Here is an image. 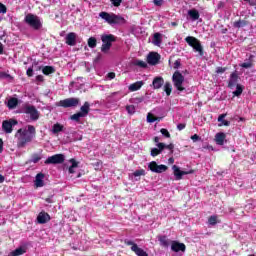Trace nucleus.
I'll return each mask as SVG.
<instances>
[{"label": "nucleus", "instance_id": "37998d69", "mask_svg": "<svg viewBox=\"0 0 256 256\" xmlns=\"http://www.w3.org/2000/svg\"><path fill=\"white\" fill-rule=\"evenodd\" d=\"M134 177H141V176H145V170L144 169H140V170H136L133 173Z\"/></svg>", "mask_w": 256, "mask_h": 256}, {"label": "nucleus", "instance_id": "4d7b16f0", "mask_svg": "<svg viewBox=\"0 0 256 256\" xmlns=\"http://www.w3.org/2000/svg\"><path fill=\"white\" fill-rule=\"evenodd\" d=\"M44 201H46V203H55V201H53V195H50L49 197L45 198Z\"/></svg>", "mask_w": 256, "mask_h": 256}, {"label": "nucleus", "instance_id": "0eeeda50", "mask_svg": "<svg viewBox=\"0 0 256 256\" xmlns=\"http://www.w3.org/2000/svg\"><path fill=\"white\" fill-rule=\"evenodd\" d=\"M23 113L26 115H30V119L32 121H37L39 119V110L33 105H24L23 106Z\"/></svg>", "mask_w": 256, "mask_h": 256}, {"label": "nucleus", "instance_id": "f8f14e48", "mask_svg": "<svg viewBox=\"0 0 256 256\" xmlns=\"http://www.w3.org/2000/svg\"><path fill=\"white\" fill-rule=\"evenodd\" d=\"M159 61H161V55L157 52H150L147 55V63L148 65H159Z\"/></svg>", "mask_w": 256, "mask_h": 256}, {"label": "nucleus", "instance_id": "7c9ffc66", "mask_svg": "<svg viewBox=\"0 0 256 256\" xmlns=\"http://www.w3.org/2000/svg\"><path fill=\"white\" fill-rule=\"evenodd\" d=\"M172 91H173V86L171 85V82H165L164 92L166 93L167 97L171 96Z\"/></svg>", "mask_w": 256, "mask_h": 256}, {"label": "nucleus", "instance_id": "c756f323", "mask_svg": "<svg viewBox=\"0 0 256 256\" xmlns=\"http://www.w3.org/2000/svg\"><path fill=\"white\" fill-rule=\"evenodd\" d=\"M17 105H19V99H17V98H10L8 100L7 107L9 109H15V107H17Z\"/></svg>", "mask_w": 256, "mask_h": 256}, {"label": "nucleus", "instance_id": "3c124183", "mask_svg": "<svg viewBox=\"0 0 256 256\" xmlns=\"http://www.w3.org/2000/svg\"><path fill=\"white\" fill-rule=\"evenodd\" d=\"M0 13H7V6H5L3 3H0Z\"/></svg>", "mask_w": 256, "mask_h": 256}, {"label": "nucleus", "instance_id": "8fccbe9b", "mask_svg": "<svg viewBox=\"0 0 256 256\" xmlns=\"http://www.w3.org/2000/svg\"><path fill=\"white\" fill-rule=\"evenodd\" d=\"M165 149H169L170 155H173V149H175V145L173 143H170L168 145H165Z\"/></svg>", "mask_w": 256, "mask_h": 256}, {"label": "nucleus", "instance_id": "f704fd0d", "mask_svg": "<svg viewBox=\"0 0 256 256\" xmlns=\"http://www.w3.org/2000/svg\"><path fill=\"white\" fill-rule=\"evenodd\" d=\"M88 47H90V49H95V47H97V38L90 37L88 39Z\"/></svg>", "mask_w": 256, "mask_h": 256}, {"label": "nucleus", "instance_id": "052dcab7", "mask_svg": "<svg viewBox=\"0 0 256 256\" xmlns=\"http://www.w3.org/2000/svg\"><path fill=\"white\" fill-rule=\"evenodd\" d=\"M36 81L43 83L45 81V78L43 77V75H38V76H36Z\"/></svg>", "mask_w": 256, "mask_h": 256}, {"label": "nucleus", "instance_id": "412c9836", "mask_svg": "<svg viewBox=\"0 0 256 256\" xmlns=\"http://www.w3.org/2000/svg\"><path fill=\"white\" fill-rule=\"evenodd\" d=\"M152 43L153 45H156V47H161V43H163V38L161 36V33L159 32L154 33Z\"/></svg>", "mask_w": 256, "mask_h": 256}, {"label": "nucleus", "instance_id": "cd10ccee", "mask_svg": "<svg viewBox=\"0 0 256 256\" xmlns=\"http://www.w3.org/2000/svg\"><path fill=\"white\" fill-rule=\"evenodd\" d=\"M143 81H137L129 86V91H139L143 87Z\"/></svg>", "mask_w": 256, "mask_h": 256}, {"label": "nucleus", "instance_id": "338daca9", "mask_svg": "<svg viewBox=\"0 0 256 256\" xmlns=\"http://www.w3.org/2000/svg\"><path fill=\"white\" fill-rule=\"evenodd\" d=\"M154 143H157V145H159V137L158 136H155L154 139H153Z\"/></svg>", "mask_w": 256, "mask_h": 256}, {"label": "nucleus", "instance_id": "f3484780", "mask_svg": "<svg viewBox=\"0 0 256 256\" xmlns=\"http://www.w3.org/2000/svg\"><path fill=\"white\" fill-rule=\"evenodd\" d=\"M237 83H239V74L237 73V71H234L230 74L228 88L233 89V87L237 86Z\"/></svg>", "mask_w": 256, "mask_h": 256}, {"label": "nucleus", "instance_id": "c03bdc74", "mask_svg": "<svg viewBox=\"0 0 256 256\" xmlns=\"http://www.w3.org/2000/svg\"><path fill=\"white\" fill-rule=\"evenodd\" d=\"M0 79H13V76L7 74L6 72H0Z\"/></svg>", "mask_w": 256, "mask_h": 256}, {"label": "nucleus", "instance_id": "680f3d73", "mask_svg": "<svg viewBox=\"0 0 256 256\" xmlns=\"http://www.w3.org/2000/svg\"><path fill=\"white\" fill-rule=\"evenodd\" d=\"M70 162L72 163L71 167L75 169V167H78L77 161L75 159H71Z\"/></svg>", "mask_w": 256, "mask_h": 256}, {"label": "nucleus", "instance_id": "603ef678", "mask_svg": "<svg viewBox=\"0 0 256 256\" xmlns=\"http://www.w3.org/2000/svg\"><path fill=\"white\" fill-rule=\"evenodd\" d=\"M191 139H192V141H194V143L197 141H201V137L197 134L192 135Z\"/></svg>", "mask_w": 256, "mask_h": 256}, {"label": "nucleus", "instance_id": "6ab92c4d", "mask_svg": "<svg viewBox=\"0 0 256 256\" xmlns=\"http://www.w3.org/2000/svg\"><path fill=\"white\" fill-rule=\"evenodd\" d=\"M156 147L158 148H153L151 150L152 157H157V155H161V153H163V150L165 149V143H158L156 144Z\"/></svg>", "mask_w": 256, "mask_h": 256}, {"label": "nucleus", "instance_id": "423d86ee", "mask_svg": "<svg viewBox=\"0 0 256 256\" xmlns=\"http://www.w3.org/2000/svg\"><path fill=\"white\" fill-rule=\"evenodd\" d=\"M185 81V76L181 74L179 71H175L172 75V82L174 83V87L177 91H185V87H183V83Z\"/></svg>", "mask_w": 256, "mask_h": 256}, {"label": "nucleus", "instance_id": "0e129e2a", "mask_svg": "<svg viewBox=\"0 0 256 256\" xmlns=\"http://www.w3.org/2000/svg\"><path fill=\"white\" fill-rule=\"evenodd\" d=\"M0 153H3V139L0 138Z\"/></svg>", "mask_w": 256, "mask_h": 256}, {"label": "nucleus", "instance_id": "13d9d810", "mask_svg": "<svg viewBox=\"0 0 256 256\" xmlns=\"http://www.w3.org/2000/svg\"><path fill=\"white\" fill-rule=\"evenodd\" d=\"M26 75H28L29 77H33V67L28 68V70L26 71Z\"/></svg>", "mask_w": 256, "mask_h": 256}, {"label": "nucleus", "instance_id": "c85d7f7f", "mask_svg": "<svg viewBox=\"0 0 256 256\" xmlns=\"http://www.w3.org/2000/svg\"><path fill=\"white\" fill-rule=\"evenodd\" d=\"M43 75H53L55 73V67L53 66H44L42 68Z\"/></svg>", "mask_w": 256, "mask_h": 256}, {"label": "nucleus", "instance_id": "1a4fd4ad", "mask_svg": "<svg viewBox=\"0 0 256 256\" xmlns=\"http://www.w3.org/2000/svg\"><path fill=\"white\" fill-rule=\"evenodd\" d=\"M79 105V98H66L58 102V107L69 109V107H77Z\"/></svg>", "mask_w": 256, "mask_h": 256}, {"label": "nucleus", "instance_id": "2f4dec72", "mask_svg": "<svg viewBox=\"0 0 256 256\" xmlns=\"http://www.w3.org/2000/svg\"><path fill=\"white\" fill-rule=\"evenodd\" d=\"M26 250L24 248H17L14 251L10 252L8 256H20V255H25Z\"/></svg>", "mask_w": 256, "mask_h": 256}, {"label": "nucleus", "instance_id": "f03ea898", "mask_svg": "<svg viewBox=\"0 0 256 256\" xmlns=\"http://www.w3.org/2000/svg\"><path fill=\"white\" fill-rule=\"evenodd\" d=\"M102 46L101 52L102 53H109L111 47H113V43L117 41V37L113 34H104L101 36Z\"/></svg>", "mask_w": 256, "mask_h": 256}, {"label": "nucleus", "instance_id": "e433bc0d", "mask_svg": "<svg viewBox=\"0 0 256 256\" xmlns=\"http://www.w3.org/2000/svg\"><path fill=\"white\" fill-rule=\"evenodd\" d=\"M134 65L136 67H141L142 69H147V62H145L143 60H136V61H134Z\"/></svg>", "mask_w": 256, "mask_h": 256}, {"label": "nucleus", "instance_id": "39448f33", "mask_svg": "<svg viewBox=\"0 0 256 256\" xmlns=\"http://www.w3.org/2000/svg\"><path fill=\"white\" fill-rule=\"evenodd\" d=\"M17 133L20 134L17 142V147L23 148L27 143H31L33 141V135L31 133L27 132V130L19 129Z\"/></svg>", "mask_w": 256, "mask_h": 256}, {"label": "nucleus", "instance_id": "2eb2a0df", "mask_svg": "<svg viewBox=\"0 0 256 256\" xmlns=\"http://www.w3.org/2000/svg\"><path fill=\"white\" fill-rule=\"evenodd\" d=\"M66 45H69L70 47H75L77 45V34L75 32H70L66 35L65 38Z\"/></svg>", "mask_w": 256, "mask_h": 256}, {"label": "nucleus", "instance_id": "9b49d317", "mask_svg": "<svg viewBox=\"0 0 256 256\" xmlns=\"http://www.w3.org/2000/svg\"><path fill=\"white\" fill-rule=\"evenodd\" d=\"M17 124L18 122L15 119L4 120L2 122V130L4 133H13V127H15Z\"/></svg>", "mask_w": 256, "mask_h": 256}, {"label": "nucleus", "instance_id": "5701e85b", "mask_svg": "<svg viewBox=\"0 0 256 256\" xmlns=\"http://www.w3.org/2000/svg\"><path fill=\"white\" fill-rule=\"evenodd\" d=\"M247 25H249V21L241 20V19H239L238 21L233 22V24H232L234 29H241L243 27H247Z\"/></svg>", "mask_w": 256, "mask_h": 256}, {"label": "nucleus", "instance_id": "bf43d9fd", "mask_svg": "<svg viewBox=\"0 0 256 256\" xmlns=\"http://www.w3.org/2000/svg\"><path fill=\"white\" fill-rule=\"evenodd\" d=\"M185 127H186L185 124L180 123V124L177 125V130H178V131H183V129H185Z\"/></svg>", "mask_w": 256, "mask_h": 256}, {"label": "nucleus", "instance_id": "6e6d98bb", "mask_svg": "<svg viewBox=\"0 0 256 256\" xmlns=\"http://www.w3.org/2000/svg\"><path fill=\"white\" fill-rule=\"evenodd\" d=\"M125 245L131 246V247H135V242L131 241V240H125L124 241Z\"/></svg>", "mask_w": 256, "mask_h": 256}, {"label": "nucleus", "instance_id": "a211bd4d", "mask_svg": "<svg viewBox=\"0 0 256 256\" xmlns=\"http://www.w3.org/2000/svg\"><path fill=\"white\" fill-rule=\"evenodd\" d=\"M164 84H165V79H163V77L161 76H156L154 77L150 87L157 90V89H161V87H163Z\"/></svg>", "mask_w": 256, "mask_h": 256}, {"label": "nucleus", "instance_id": "ea45409f", "mask_svg": "<svg viewBox=\"0 0 256 256\" xmlns=\"http://www.w3.org/2000/svg\"><path fill=\"white\" fill-rule=\"evenodd\" d=\"M126 111L129 115H135V106L134 105L126 106Z\"/></svg>", "mask_w": 256, "mask_h": 256}, {"label": "nucleus", "instance_id": "c9c22d12", "mask_svg": "<svg viewBox=\"0 0 256 256\" xmlns=\"http://www.w3.org/2000/svg\"><path fill=\"white\" fill-rule=\"evenodd\" d=\"M83 117H85V116H83V114H81V112H78V113L73 114V115L70 117V119H71L72 121H76V123H79V122L81 121V118H83Z\"/></svg>", "mask_w": 256, "mask_h": 256}, {"label": "nucleus", "instance_id": "ddd939ff", "mask_svg": "<svg viewBox=\"0 0 256 256\" xmlns=\"http://www.w3.org/2000/svg\"><path fill=\"white\" fill-rule=\"evenodd\" d=\"M172 169L174 171V176L176 177V181H181V179H183V175H191L194 173L193 170L190 171H182L179 166L177 165H173Z\"/></svg>", "mask_w": 256, "mask_h": 256}, {"label": "nucleus", "instance_id": "49530a36", "mask_svg": "<svg viewBox=\"0 0 256 256\" xmlns=\"http://www.w3.org/2000/svg\"><path fill=\"white\" fill-rule=\"evenodd\" d=\"M110 2L112 3V5L114 7H121V4L123 3V0H110Z\"/></svg>", "mask_w": 256, "mask_h": 256}, {"label": "nucleus", "instance_id": "e2e57ef3", "mask_svg": "<svg viewBox=\"0 0 256 256\" xmlns=\"http://www.w3.org/2000/svg\"><path fill=\"white\" fill-rule=\"evenodd\" d=\"M108 79H115V73L114 72H110L107 74Z\"/></svg>", "mask_w": 256, "mask_h": 256}, {"label": "nucleus", "instance_id": "dca6fc26", "mask_svg": "<svg viewBox=\"0 0 256 256\" xmlns=\"http://www.w3.org/2000/svg\"><path fill=\"white\" fill-rule=\"evenodd\" d=\"M37 221L40 225H45V223H49V221H51V216L49 213L42 211L38 214Z\"/></svg>", "mask_w": 256, "mask_h": 256}, {"label": "nucleus", "instance_id": "bb28decb", "mask_svg": "<svg viewBox=\"0 0 256 256\" xmlns=\"http://www.w3.org/2000/svg\"><path fill=\"white\" fill-rule=\"evenodd\" d=\"M89 111H90L89 102H85L83 106H81L80 108V113L83 115V117H87V115H89Z\"/></svg>", "mask_w": 256, "mask_h": 256}, {"label": "nucleus", "instance_id": "a878e982", "mask_svg": "<svg viewBox=\"0 0 256 256\" xmlns=\"http://www.w3.org/2000/svg\"><path fill=\"white\" fill-rule=\"evenodd\" d=\"M188 15L192 21H197L201 15L199 14V11L197 9H191L188 11Z\"/></svg>", "mask_w": 256, "mask_h": 256}, {"label": "nucleus", "instance_id": "4468645a", "mask_svg": "<svg viewBox=\"0 0 256 256\" xmlns=\"http://www.w3.org/2000/svg\"><path fill=\"white\" fill-rule=\"evenodd\" d=\"M186 249H187V246H185L184 243H180L178 241L171 242V250L174 251V253H179V251H182V253H185Z\"/></svg>", "mask_w": 256, "mask_h": 256}, {"label": "nucleus", "instance_id": "79ce46f5", "mask_svg": "<svg viewBox=\"0 0 256 256\" xmlns=\"http://www.w3.org/2000/svg\"><path fill=\"white\" fill-rule=\"evenodd\" d=\"M209 225H217V216L213 215L208 218Z\"/></svg>", "mask_w": 256, "mask_h": 256}, {"label": "nucleus", "instance_id": "09e8293b", "mask_svg": "<svg viewBox=\"0 0 256 256\" xmlns=\"http://www.w3.org/2000/svg\"><path fill=\"white\" fill-rule=\"evenodd\" d=\"M241 67H243V69H251V67H253V63L244 62V63L241 64Z\"/></svg>", "mask_w": 256, "mask_h": 256}, {"label": "nucleus", "instance_id": "864d4df0", "mask_svg": "<svg viewBox=\"0 0 256 256\" xmlns=\"http://www.w3.org/2000/svg\"><path fill=\"white\" fill-rule=\"evenodd\" d=\"M181 67V60L178 59L174 62V69H179Z\"/></svg>", "mask_w": 256, "mask_h": 256}, {"label": "nucleus", "instance_id": "69168bd1", "mask_svg": "<svg viewBox=\"0 0 256 256\" xmlns=\"http://www.w3.org/2000/svg\"><path fill=\"white\" fill-rule=\"evenodd\" d=\"M68 171H69L70 174H73V173H75V168H73L72 166H70L69 169H68Z\"/></svg>", "mask_w": 256, "mask_h": 256}, {"label": "nucleus", "instance_id": "b1692460", "mask_svg": "<svg viewBox=\"0 0 256 256\" xmlns=\"http://www.w3.org/2000/svg\"><path fill=\"white\" fill-rule=\"evenodd\" d=\"M225 117H227V114H221L218 117V122L221 123L219 124V127H229L231 125V122L229 120H225Z\"/></svg>", "mask_w": 256, "mask_h": 256}, {"label": "nucleus", "instance_id": "473e14b6", "mask_svg": "<svg viewBox=\"0 0 256 256\" xmlns=\"http://www.w3.org/2000/svg\"><path fill=\"white\" fill-rule=\"evenodd\" d=\"M64 129V126L59 124V123H56L52 126V133L54 135H57V133H61V131H63Z\"/></svg>", "mask_w": 256, "mask_h": 256}, {"label": "nucleus", "instance_id": "393cba45", "mask_svg": "<svg viewBox=\"0 0 256 256\" xmlns=\"http://www.w3.org/2000/svg\"><path fill=\"white\" fill-rule=\"evenodd\" d=\"M158 241L160 242L161 247H169V244L171 243L169 238L165 235L158 236Z\"/></svg>", "mask_w": 256, "mask_h": 256}, {"label": "nucleus", "instance_id": "de8ad7c7", "mask_svg": "<svg viewBox=\"0 0 256 256\" xmlns=\"http://www.w3.org/2000/svg\"><path fill=\"white\" fill-rule=\"evenodd\" d=\"M227 67H217L216 68V73H217V75H220V74H222V73H225V71H227Z\"/></svg>", "mask_w": 256, "mask_h": 256}, {"label": "nucleus", "instance_id": "4be33fe9", "mask_svg": "<svg viewBox=\"0 0 256 256\" xmlns=\"http://www.w3.org/2000/svg\"><path fill=\"white\" fill-rule=\"evenodd\" d=\"M43 179H45V174L38 173L35 178V186L43 187L45 185V183L43 182Z\"/></svg>", "mask_w": 256, "mask_h": 256}, {"label": "nucleus", "instance_id": "5fc2aeb1", "mask_svg": "<svg viewBox=\"0 0 256 256\" xmlns=\"http://www.w3.org/2000/svg\"><path fill=\"white\" fill-rule=\"evenodd\" d=\"M153 3L156 7H161V5H163V0H153Z\"/></svg>", "mask_w": 256, "mask_h": 256}, {"label": "nucleus", "instance_id": "a19ab883", "mask_svg": "<svg viewBox=\"0 0 256 256\" xmlns=\"http://www.w3.org/2000/svg\"><path fill=\"white\" fill-rule=\"evenodd\" d=\"M160 133L162 135H164L166 137V139H170L171 138V133H169V130H167L165 128H161L160 129Z\"/></svg>", "mask_w": 256, "mask_h": 256}, {"label": "nucleus", "instance_id": "f257e3e1", "mask_svg": "<svg viewBox=\"0 0 256 256\" xmlns=\"http://www.w3.org/2000/svg\"><path fill=\"white\" fill-rule=\"evenodd\" d=\"M99 17L104 19V21H106V23L109 25H119L120 23H125V18L114 13L110 14L109 12L102 11L99 13Z\"/></svg>", "mask_w": 256, "mask_h": 256}, {"label": "nucleus", "instance_id": "774afa93", "mask_svg": "<svg viewBox=\"0 0 256 256\" xmlns=\"http://www.w3.org/2000/svg\"><path fill=\"white\" fill-rule=\"evenodd\" d=\"M168 163H170L171 165H173V163H175V159L173 157L168 159Z\"/></svg>", "mask_w": 256, "mask_h": 256}, {"label": "nucleus", "instance_id": "a18cd8bd", "mask_svg": "<svg viewBox=\"0 0 256 256\" xmlns=\"http://www.w3.org/2000/svg\"><path fill=\"white\" fill-rule=\"evenodd\" d=\"M26 131H27V133H30V135H33V137H35V133H36L35 126L29 125L28 130H26Z\"/></svg>", "mask_w": 256, "mask_h": 256}, {"label": "nucleus", "instance_id": "20e7f679", "mask_svg": "<svg viewBox=\"0 0 256 256\" xmlns=\"http://www.w3.org/2000/svg\"><path fill=\"white\" fill-rule=\"evenodd\" d=\"M185 41L190 47H192V49H194V51H196V53H199L200 57H203V46L201 45V41H199V39L193 36H187Z\"/></svg>", "mask_w": 256, "mask_h": 256}, {"label": "nucleus", "instance_id": "72a5a7b5", "mask_svg": "<svg viewBox=\"0 0 256 256\" xmlns=\"http://www.w3.org/2000/svg\"><path fill=\"white\" fill-rule=\"evenodd\" d=\"M243 94V86L240 84L236 85V90L233 92L234 97H241Z\"/></svg>", "mask_w": 256, "mask_h": 256}, {"label": "nucleus", "instance_id": "9d476101", "mask_svg": "<svg viewBox=\"0 0 256 256\" xmlns=\"http://www.w3.org/2000/svg\"><path fill=\"white\" fill-rule=\"evenodd\" d=\"M148 169L152 171V173H165L167 169V165L164 164H157L155 161H152L148 164Z\"/></svg>", "mask_w": 256, "mask_h": 256}, {"label": "nucleus", "instance_id": "6e6552de", "mask_svg": "<svg viewBox=\"0 0 256 256\" xmlns=\"http://www.w3.org/2000/svg\"><path fill=\"white\" fill-rule=\"evenodd\" d=\"M44 163L45 165H61V163H65V155L55 154L48 157Z\"/></svg>", "mask_w": 256, "mask_h": 256}, {"label": "nucleus", "instance_id": "7ed1b4c3", "mask_svg": "<svg viewBox=\"0 0 256 256\" xmlns=\"http://www.w3.org/2000/svg\"><path fill=\"white\" fill-rule=\"evenodd\" d=\"M24 21L27 25H29V27H31L35 31H39V29L43 27L41 19H39L37 15H34L32 13L27 14L24 18Z\"/></svg>", "mask_w": 256, "mask_h": 256}, {"label": "nucleus", "instance_id": "58836bf2", "mask_svg": "<svg viewBox=\"0 0 256 256\" xmlns=\"http://www.w3.org/2000/svg\"><path fill=\"white\" fill-rule=\"evenodd\" d=\"M41 161V155L35 153L31 156V162L32 163H39Z\"/></svg>", "mask_w": 256, "mask_h": 256}, {"label": "nucleus", "instance_id": "aec40b11", "mask_svg": "<svg viewBox=\"0 0 256 256\" xmlns=\"http://www.w3.org/2000/svg\"><path fill=\"white\" fill-rule=\"evenodd\" d=\"M225 139L227 135L224 132H219L215 135L216 145H225Z\"/></svg>", "mask_w": 256, "mask_h": 256}, {"label": "nucleus", "instance_id": "4c0bfd02", "mask_svg": "<svg viewBox=\"0 0 256 256\" xmlns=\"http://www.w3.org/2000/svg\"><path fill=\"white\" fill-rule=\"evenodd\" d=\"M160 118L155 117V115H153L152 113H148L147 115V122L148 123H155V121H159Z\"/></svg>", "mask_w": 256, "mask_h": 256}]
</instances>
